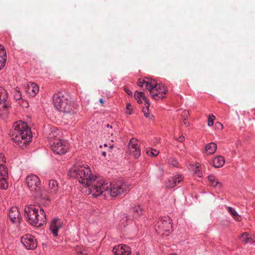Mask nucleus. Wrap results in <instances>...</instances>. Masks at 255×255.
<instances>
[{
	"label": "nucleus",
	"mask_w": 255,
	"mask_h": 255,
	"mask_svg": "<svg viewBox=\"0 0 255 255\" xmlns=\"http://www.w3.org/2000/svg\"><path fill=\"white\" fill-rule=\"evenodd\" d=\"M217 145L214 142H211L206 145L205 148V152L207 155L213 154L217 150Z\"/></svg>",
	"instance_id": "nucleus-21"
},
{
	"label": "nucleus",
	"mask_w": 255,
	"mask_h": 255,
	"mask_svg": "<svg viewBox=\"0 0 255 255\" xmlns=\"http://www.w3.org/2000/svg\"><path fill=\"white\" fill-rule=\"evenodd\" d=\"M172 228L171 220L168 217L161 219L155 225V229L158 234L168 236Z\"/></svg>",
	"instance_id": "nucleus-6"
},
{
	"label": "nucleus",
	"mask_w": 255,
	"mask_h": 255,
	"mask_svg": "<svg viewBox=\"0 0 255 255\" xmlns=\"http://www.w3.org/2000/svg\"><path fill=\"white\" fill-rule=\"evenodd\" d=\"M126 108H127V114H128V115H131L132 114V106L130 104H128L127 105V107H126Z\"/></svg>",
	"instance_id": "nucleus-39"
},
{
	"label": "nucleus",
	"mask_w": 255,
	"mask_h": 255,
	"mask_svg": "<svg viewBox=\"0 0 255 255\" xmlns=\"http://www.w3.org/2000/svg\"><path fill=\"white\" fill-rule=\"evenodd\" d=\"M26 92L31 96H34L39 92V87L35 83L29 82L27 84Z\"/></svg>",
	"instance_id": "nucleus-18"
},
{
	"label": "nucleus",
	"mask_w": 255,
	"mask_h": 255,
	"mask_svg": "<svg viewBox=\"0 0 255 255\" xmlns=\"http://www.w3.org/2000/svg\"><path fill=\"white\" fill-rule=\"evenodd\" d=\"M147 154L151 156H156L159 153V151L152 148H148L146 150Z\"/></svg>",
	"instance_id": "nucleus-31"
},
{
	"label": "nucleus",
	"mask_w": 255,
	"mask_h": 255,
	"mask_svg": "<svg viewBox=\"0 0 255 255\" xmlns=\"http://www.w3.org/2000/svg\"><path fill=\"white\" fill-rule=\"evenodd\" d=\"M69 175L77 178L79 182L88 188L89 192L93 196L97 197L102 193L104 180L94 176L88 165H75L69 169ZM108 186H105V189Z\"/></svg>",
	"instance_id": "nucleus-1"
},
{
	"label": "nucleus",
	"mask_w": 255,
	"mask_h": 255,
	"mask_svg": "<svg viewBox=\"0 0 255 255\" xmlns=\"http://www.w3.org/2000/svg\"><path fill=\"white\" fill-rule=\"evenodd\" d=\"M99 102H100V103H101V104L102 105H103L104 104V100H103V99H100Z\"/></svg>",
	"instance_id": "nucleus-47"
},
{
	"label": "nucleus",
	"mask_w": 255,
	"mask_h": 255,
	"mask_svg": "<svg viewBox=\"0 0 255 255\" xmlns=\"http://www.w3.org/2000/svg\"><path fill=\"white\" fill-rule=\"evenodd\" d=\"M133 212L134 213V216L135 217L138 216V215L142 214V210L140 208L139 206L135 207L133 209Z\"/></svg>",
	"instance_id": "nucleus-34"
},
{
	"label": "nucleus",
	"mask_w": 255,
	"mask_h": 255,
	"mask_svg": "<svg viewBox=\"0 0 255 255\" xmlns=\"http://www.w3.org/2000/svg\"><path fill=\"white\" fill-rule=\"evenodd\" d=\"M148 107H149L143 108L142 111L145 117L151 119V117H150V114L149 113Z\"/></svg>",
	"instance_id": "nucleus-36"
},
{
	"label": "nucleus",
	"mask_w": 255,
	"mask_h": 255,
	"mask_svg": "<svg viewBox=\"0 0 255 255\" xmlns=\"http://www.w3.org/2000/svg\"><path fill=\"white\" fill-rule=\"evenodd\" d=\"M51 150L57 154H63L65 153L68 149V144L64 141L60 140L59 138L55 139L53 142L51 143Z\"/></svg>",
	"instance_id": "nucleus-7"
},
{
	"label": "nucleus",
	"mask_w": 255,
	"mask_h": 255,
	"mask_svg": "<svg viewBox=\"0 0 255 255\" xmlns=\"http://www.w3.org/2000/svg\"><path fill=\"white\" fill-rule=\"evenodd\" d=\"M127 217L126 216H125L124 217H123V219L122 220V223L124 224V226H126V225L124 224L125 222L127 221Z\"/></svg>",
	"instance_id": "nucleus-43"
},
{
	"label": "nucleus",
	"mask_w": 255,
	"mask_h": 255,
	"mask_svg": "<svg viewBox=\"0 0 255 255\" xmlns=\"http://www.w3.org/2000/svg\"><path fill=\"white\" fill-rule=\"evenodd\" d=\"M102 154L103 156H106V152L105 151H103V152H102Z\"/></svg>",
	"instance_id": "nucleus-49"
},
{
	"label": "nucleus",
	"mask_w": 255,
	"mask_h": 255,
	"mask_svg": "<svg viewBox=\"0 0 255 255\" xmlns=\"http://www.w3.org/2000/svg\"><path fill=\"white\" fill-rule=\"evenodd\" d=\"M115 255H130L131 249L126 245H120L115 246L113 249Z\"/></svg>",
	"instance_id": "nucleus-13"
},
{
	"label": "nucleus",
	"mask_w": 255,
	"mask_h": 255,
	"mask_svg": "<svg viewBox=\"0 0 255 255\" xmlns=\"http://www.w3.org/2000/svg\"><path fill=\"white\" fill-rule=\"evenodd\" d=\"M49 190L51 194H55L58 191V187L57 182L55 180H51L49 181Z\"/></svg>",
	"instance_id": "nucleus-22"
},
{
	"label": "nucleus",
	"mask_w": 255,
	"mask_h": 255,
	"mask_svg": "<svg viewBox=\"0 0 255 255\" xmlns=\"http://www.w3.org/2000/svg\"><path fill=\"white\" fill-rule=\"evenodd\" d=\"M9 217L10 220L13 223L20 222L21 217L19 210L16 207H12L9 210Z\"/></svg>",
	"instance_id": "nucleus-14"
},
{
	"label": "nucleus",
	"mask_w": 255,
	"mask_h": 255,
	"mask_svg": "<svg viewBox=\"0 0 255 255\" xmlns=\"http://www.w3.org/2000/svg\"><path fill=\"white\" fill-rule=\"evenodd\" d=\"M113 147V145H110V149H112Z\"/></svg>",
	"instance_id": "nucleus-52"
},
{
	"label": "nucleus",
	"mask_w": 255,
	"mask_h": 255,
	"mask_svg": "<svg viewBox=\"0 0 255 255\" xmlns=\"http://www.w3.org/2000/svg\"><path fill=\"white\" fill-rule=\"evenodd\" d=\"M144 80V78L141 79H139L138 80V85L141 87H142L144 85H145V83H143V81Z\"/></svg>",
	"instance_id": "nucleus-41"
},
{
	"label": "nucleus",
	"mask_w": 255,
	"mask_h": 255,
	"mask_svg": "<svg viewBox=\"0 0 255 255\" xmlns=\"http://www.w3.org/2000/svg\"><path fill=\"white\" fill-rule=\"evenodd\" d=\"M60 131L55 127H53L50 129V131L48 134V138L50 140V142H53L55 139L59 138Z\"/></svg>",
	"instance_id": "nucleus-20"
},
{
	"label": "nucleus",
	"mask_w": 255,
	"mask_h": 255,
	"mask_svg": "<svg viewBox=\"0 0 255 255\" xmlns=\"http://www.w3.org/2000/svg\"><path fill=\"white\" fill-rule=\"evenodd\" d=\"M183 180L181 175H176L169 178L166 182V186L167 188H171L176 186L177 184L180 183Z\"/></svg>",
	"instance_id": "nucleus-17"
},
{
	"label": "nucleus",
	"mask_w": 255,
	"mask_h": 255,
	"mask_svg": "<svg viewBox=\"0 0 255 255\" xmlns=\"http://www.w3.org/2000/svg\"><path fill=\"white\" fill-rule=\"evenodd\" d=\"M24 216L27 221L31 225L40 227L46 221V215L43 209L38 211L35 205H29L24 208Z\"/></svg>",
	"instance_id": "nucleus-3"
},
{
	"label": "nucleus",
	"mask_w": 255,
	"mask_h": 255,
	"mask_svg": "<svg viewBox=\"0 0 255 255\" xmlns=\"http://www.w3.org/2000/svg\"><path fill=\"white\" fill-rule=\"evenodd\" d=\"M143 82L145 83L146 89L148 90L149 93L155 90L158 86V83L154 80L147 77L144 78Z\"/></svg>",
	"instance_id": "nucleus-16"
},
{
	"label": "nucleus",
	"mask_w": 255,
	"mask_h": 255,
	"mask_svg": "<svg viewBox=\"0 0 255 255\" xmlns=\"http://www.w3.org/2000/svg\"><path fill=\"white\" fill-rule=\"evenodd\" d=\"M103 184L102 186L104 188L106 185L108 186L107 189H101L103 190L102 194H103L105 196L107 194H110L112 197H117L126 192L128 188V186L122 181L113 182L109 185L108 183L104 180Z\"/></svg>",
	"instance_id": "nucleus-5"
},
{
	"label": "nucleus",
	"mask_w": 255,
	"mask_h": 255,
	"mask_svg": "<svg viewBox=\"0 0 255 255\" xmlns=\"http://www.w3.org/2000/svg\"><path fill=\"white\" fill-rule=\"evenodd\" d=\"M228 211L236 221H240V216L234 208L229 207H228Z\"/></svg>",
	"instance_id": "nucleus-28"
},
{
	"label": "nucleus",
	"mask_w": 255,
	"mask_h": 255,
	"mask_svg": "<svg viewBox=\"0 0 255 255\" xmlns=\"http://www.w3.org/2000/svg\"><path fill=\"white\" fill-rule=\"evenodd\" d=\"M217 125H220V126L221 128H222V127H223V125H222L221 123H217L216 124V125L217 126Z\"/></svg>",
	"instance_id": "nucleus-48"
},
{
	"label": "nucleus",
	"mask_w": 255,
	"mask_h": 255,
	"mask_svg": "<svg viewBox=\"0 0 255 255\" xmlns=\"http://www.w3.org/2000/svg\"><path fill=\"white\" fill-rule=\"evenodd\" d=\"M169 163L172 165L173 166H177L178 164V162L177 161V160L175 159V158H171L169 160Z\"/></svg>",
	"instance_id": "nucleus-38"
},
{
	"label": "nucleus",
	"mask_w": 255,
	"mask_h": 255,
	"mask_svg": "<svg viewBox=\"0 0 255 255\" xmlns=\"http://www.w3.org/2000/svg\"><path fill=\"white\" fill-rule=\"evenodd\" d=\"M156 92L161 91L164 94H166L167 92L166 87L162 84H158L157 88L155 89Z\"/></svg>",
	"instance_id": "nucleus-30"
},
{
	"label": "nucleus",
	"mask_w": 255,
	"mask_h": 255,
	"mask_svg": "<svg viewBox=\"0 0 255 255\" xmlns=\"http://www.w3.org/2000/svg\"><path fill=\"white\" fill-rule=\"evenodd\" d=\"M176 255V254H170V255Z\"/></svg>",
	"instance_id": "nucleus-53"
},
{
	"label": "nucleus",
	"mask_w": 255,
	"mask_h": 255,
	"mask_svg": "<svg viewBox=\"0 0 255 255\" xmlns=\"http://www.w3.org/2000/svg\"><path fill=\"white\" fill-rule=\"evenodd\" d=\"M76 108L74 104L70 101V96L68 94L65 101L62 103L60 108L59 111L62 112L64 114L73 115L75 113Z\"/></svg>",
	"instance_id": "nucleus-9"
},
{
	"label": "nucleus",
	"mask_w": 255,
	"mask_h": 255,
	"mask_svg": "<svg viewBox=\"0 0 255 255\" xmlns=\"http://www.w3.org/2000/svg\"><path fill=\"white\" fill-rule=\"evenodd\" d=\"M215 119V116H214L213 115H209V118H208V125L209 126H212L214 124V121Z\"/></svg>",
	"instance_id": "nucleus-35"
},
{
	"label": "nucleus",
	"mask_w": 255,
	"mask_h": 255,
	"mask_svg": "<svg viewBox=\"0 0 255 255\" xmlns=\"http://www.w3.org/2000/svg\"><path fill=\"white\" fill-rule=\"evenodd\" d=\"M13 142L21 148L26 147L31 141L32 135L26 123L19 121L15 122L10 132Z\"/></svg>",
	"instance_id": "nucleus-2"
},
{
	"label": "nucleus",
	"mask_w": 255,
	"mask_h": 255,
	"mask_svg": "<svg viewBox=\"0 0 255 255\" xmlns=\"http://www.w3.org/2000/svg\"><path fill=\"white\" fill-rule=\"evenodd\" d=\"M62 226V223L58 219H54L51 221L50 229L55 237L58 235V231L61 228Z\"/></svg>",
	"instance_id": "nucleus-15"
},
{
	"label": "nucleus",
	"mask_w": 255,
	"mask_h": 255,
	"mask_svg": "<svg viewBox=\"0 0 255 255\" xmlns=\"http://www.w3.org/2000/svg\"><path fill=\"white\" fill-rule=\"evenodd\" d=\"M76 108L74 104L70 101V96L68 94L65 101L62 103L60 108L59 111L62 112L64 114L73 115L75 113Z\"/></svg>",
	"instance_id": "nucleus-8"
},
{
	"label": "nucleus",
	"mask_w": 255,
	"mask_h": 255,
	"mask_svg": "<svg viewBox=\"0 0 255 255\" xmlns=\"http://www.w3.org/2000/svg\"><path fill=\"white\" fill-rule=\"evenodd\" d=\"M7 187V179H0V188L2 189H6Z\"/></svg>",
	"instance_id": "nucleus-32"
},
{
	"label": "nucleus",
	"mask_w": 255,
	"mask_h": 255,
	"mask_svg": "<svg viewBox=\"0 0 255 255\" xmlns=\"http://www.w3.org/2000/svg\"><path fill=\"white\" fill-rule=\"evenodd\" d=\"M136 255H139V253H136Z\"/></svg>",
	"instance_id": "nucleus-55"
},
{
	"label": "nucleus",
	"mask_w": 255,
	"mask_h": 255,
	"mask_svg": "<svg viewBox=\"0 0 255 255\" xmlns=\"http://www.w3.org/2000/svg\"><path fill=\"white\" fill-rule=\"evenodd\" d=\"M21 242L28 250H33L37 245L34 237L30 234L25 235L21 237Z\"/></svg>",
	"instance_id": "nucleus-10"
},
{
	"label": "nucleus",
	"mask_w": 255,
	"mask_h": 255,
	"mask_svg": "<svg viewBox=\"0 0 255 255\" xmlns=\"http://www.w3.org/2000/svg\"><path fill=\"white\" fill-rule=\"evenodd\" d=\"M104 146H107V145L106 144H104Z\"/></svg>",
	"instance_id": "nucleus-57"
},
{
	"label": "nucleus",
	"mask_w": 255,
	"mask_h": 255,
	"mask_svg": "<svg viewBox=\"0 0 255 255\" xmlns=\"http://www.w3.org/2000/svg\"><path fill=\"white\" fill-rule=\"evenodd\" d=\"M224 163V158L221 156L215 157L213 161V166L216 168H219L223 166Z\"/></svg>",
	"instance_id": "nucleus-23"
},
{
	"label": "nucleus",
	"mask_w": 255,
	"mask_h": 255,
	"mask_svg": "<svg viewBox=\"0 0 255 255\" xmlns=\"http://www.w3.org/2000/svg\"><path fill=\"white\" fill-rule=\"evenodd\" d=\"M128 149L135 158H137L140 155V149L137 144V140L132 138L128 144Z\"/></svg>",
	"instance_id": "nucleus-12"
},
{
	"label": "nucleus",
	"mask_w": 255,
	"mask_h": 255,
	"mask_svg": "<svg viewBox=\"0 0 255 255\" xmlns=\"http://www.w3.org/2000/svg\"><path fill=\"white\" fill-rule=\"evenodd\" d=\"M107 126L108 127H109V124H108V125H107Z\"/></svg>",
	"instance_id": "nucleus-56"
},
{
	"label": "nucleus",
	"mask_w": 255,
	"mask_h": 255,
	"mask_svg": "<svg viewBox=\"0 0 255 255\" xmlns=\"http://www.w3.org/2000/svg\"><path fill=\"white\" fill-rule=\"evenodd\" d=\"M6 51L4 46L0 45V70L2 69L5 66L6 61Z\"/></svg>",
	"instance_id": "nucleus-19"
},
{
	"label": "nucleus",
	"mask_w": 255,
	"mask_h": 255,
	"mask_svg": "<svg viewBox=\"0 0 255 255\" xmlns=\"http://www.w3.org/2000/svg\"><path fill=\"white\" fill-rule=\"evenodd\" d=\"M150 96L155 100H158L159 99H163L165 97L163 96L164 95L163 93L161 92V91L156 92L155 90H153L151 93H149Z\"/></svg>",
	"instance_id": "nucleus-26"
},
{
	"label": "nucleus",
	"mask_w": 255,
	"mask_h": 255,
	"mask_svg": "<svg viewBox=\"0 0 255 255\" xmlns=\"http://www.w3.org/2000/svg\"><path fill=\"white\" fill-rule=\"evenodd\" d=\"M242 239V241L245 243H248L250 242V238L249 237V234L247 233H243L240 237Z\"/></svg>",
	"instance_id": "nucleus-33"
},
{
	"label": "nucleus",
	"mask_w": 255,
	"mask_h": 255,
	"mask_svg": "<svg viewBox=\"0 0 255 255\" xmlns=\"http://www.w3.org/2000/svg\"><path fill=\"white\" fill-rule=\"evenodd\" d=\"M7 98V93L6 90L2 87H0V104L4 103Z\"/></svg>",
	"instance_id": "nucleus-27"
},
{
	"label": "nucleus",
	"mask_w": 255,
	"mask_h": 255,
	"mask_svg": "<svg viewBox=\"0 0 255 255\" xmlns=\"http://www.w3.org/2000/svg\"><path fill=\"white\" fill-rule=\"evenodd\" d=\"M183 123H184V125L186 127H188L190 125V124H189V122H187L186 121V120L185 121L184 120H183Z\"/></svg>",
	"instance_id": "nucleus-44"
},
{
	"label": "nucleus",
	"mask_w": 255,
	"mask_h": 255,
	"mask_svg": "<svg viewBox=\"0 0 255 255\" xmlns=\"http://www.w3.org/2000/svg\"><path fill=\"white\" fill-rule=\"evenodd\" d=\"M5 159L3 154L0 153V165H5Z\"/></svg>",
	"instance_id": "nucleus-40"
},
{
	"label": "nucleus",
	"mask_w": 255,
	"mask_h": 255,
	"mask_svg": "<svg viewBox=\"0 0 255 255\" xmlns=\"http://www.w3.org/2000/svg\"><path fill=\"white\" fill-rule=\"evenodd\" d=\"M176 139L180 142H183L185 140V137L183 136H180L179 138H177Z\"/></svg>",
	"instance_id": "nucleus-42"
},
{
	"label": "nucleus",
	"mask_w": 255,
	"mask_h": 255,
	"mask_svg": "<svg viewBox=\"0 0 255 255\" xmlns=\"http://www.w3.org/2000/svg\"><path fill=\"white\" fill-rule=\"evenodd\" d=\"M189 115V112L187 110H184L182 111L181 116L183 120H186V118L188 117Z\"/></svg>",
	"instance_id": "nucleus-37"
},
{
	"label": "nucleus",
	"mask_w": 255,
	"mask_h": 255,
	"mask_svg": "<svg viewBox=\"0 0 255 255\" xmlns=\"http://www.w3.org/2000/svg\"><path fill=\"white\" fill-rule=\"evenodd\" d=\"M134 97L137 98H141V99L144 101V102L146 103V105H147V107L149 106V101L147 99V98L144 95V93L142 92H138L136 91V93L134 94Z\"/></svg>",
	"instance_id": "nucleus-29"
},
{
	"label": "nucleus",
	"mask_w": 255,
	"mask_h": 255,
	"mask_svg": "<svg viewBox=\"0 0 255 255\" xmlns=\"http://www.w3.org/2000/svg\"><path fill=\"white\" fill-rule=\"evenodd\" d=\"M200 166V165H199V164H196V167H197V168H198L199 167V166Z\"/></svg>",
	"instance_id": "nucleus-51"
},
{
	"label": "nucleus",
	"mask_w": 255,
	"mask_h": 255,
	"mask_svg": "<svg viewBox=\"0 0 255 255\" xmlns=\"http://www.w3.org/2000/svg\"><path fill=\"white\" fill-rule=\"evenodd\" d=\"M250 238V242H254V239L252 238L251 237H249Z\"/></svg>",
	"instance_id": "nucleus-50"
},
{
	"label": "nucleus",
	"mask_w": 255,
	"mask_h": 255,
	"mask_svg": "<svg viewBox=\"0 0 255 255\" xmlns=\"http://www.w3.org/2000/svg\"><path fill=\"white\" fill-rule=\"evenodd\" d=\"M4 107L5 108H7V106H6V105H4Z\"/></svg>",
	"instance_id": "nucleus-54"
},
{
	"label": "nucleus",
	"mask_w": 255,
	"mask_h": 255,
	"mask_svg": "<svg viewBox=\"0 0 255 255\" xmlns=\"http://www.w3.org/2000/svg\"><path fill=\"white\" fill-rule=\"evenodd\" d=\"M125 91H126V92L127 93V94H128V95H130V94H131V93H131V92L127 88H125Z\"/></svg>",
	"instance_id": "nucleus-45"
},
{
	"label": "nucleus",
	"mask_w": 255,
	"mask_h": 255,
	"mask_svg": "<svg viewBox=\"0 0 255 255\" xmlns=\"http://www.w3.org/2000/svg\"><path fill=\"white\" fill-rule=\"evenodd\" d=\"M208 179L210 182V185L213 187H221L222 184L218 179L213 175H210L208 176Z\"/></svg>",
	"instance_id": "nucleus-24"
},
{
	"label": "nucleus",
	"mask_w": 255,
	"mask_h": 255,
	"mask_svg": "<svg viewBox=\"0 0 255 255\" xmlns=\"http://www.w3.org/2000/svg\"><path fill=\"white\" fill-rule=\"evenodd\" d=\"M8 178V171L5 165H0V179H7Z\"/></svg>",
	"instance_id": "nucleus-25"
},
{
	"label": "nucleus",
	"mask_w": 255,
	"mask_h": 255,
	"mask_svg": "<svg viewBox=\"0 0 255 255\" xmlns=\"http://www.w3.org/2000/svg\"><path fill=\"white\" fill-rule=\"evenodd\" d=\"M25 182L27 187L35 198L47 200L49 199L45 192L42 191L41 182L37 175L30 174L27 176Z\"/></svg>",
	"instance_id": "nucleus-4"
},
{
	"label": "nucleus",
	"mask_w": 255,
	"mask_h": 255,
	"mask_svg": "<svg viewBox=\"0 0 255 255\" xmlns=\"http://www.w3.org/2000/svg\"><path fill=\"white\" fill-rule=\"evenodd\" d=\"M135 98L137 100V102L138 103H142V101L141 100V98H137V97H135Z\"/></svg>",
	"instance_id": "nucleus-46"
},
{
	"label": "nucleus",
	"mask_w": 255,
	"mask_h": 255,
	"mask_svg": "<svg viewBox=\"0 0 255 255\" xmlns=\"http://www.w3.org/2000/svg\"><path fill=\"white\" fill-rule=\"evenodd\" d=\"M67 97L68 94L62 92H58L53 96V103L58 111L64 101H66Z\"/></svg>",
	"instance_id": "nucleus-11"
}]
</instances>
